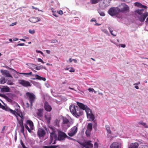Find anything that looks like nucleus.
<instances>
[{"instance_id": "dca6fc26", "label": "nucleus", "mask_w": 148, "mask_h": 148, "mask_svg": "<svg viewBox=\"0 0 148 148\" xmlns=\"http://www.w3.org/2000/svg\"><path fill=\"white\" fill-rule=\"evenodd\" d=\"M1 72L2 73L3 75L5 76L8 77H12V76L9 73V71L6 70L1 71Z\"/></svg>"}, {"instance_id": "6ab92c4d", "label": "nucleus", "mask_w": 148, "mask_h": 148, "mask_svg": "<svg viewBox=\"0 0 148 148\" xmlns=\"http://www.w3.org/2000/svg\"><path fill=\"white\" fill-rule=\"evenodd\" d=\"M76 106H75L74 105H71L70 106L69 109L70 112L73 115L75 114V112L76 109Z\"/></svg>"}, {"instance_id": "f03ea898", "label": "nucleus", "mask_w": 148, "mask_h": 148, "mask_svg": "<svg viewBox=\"0 0 148 148\" xmlns=\"http://www.w3.org/2000/svg\"><path fill=\"white\" fill-rule=\"evenodd\" d=\"M134 12L135 14L137 16L138 20L141 22H144L148 16V12L143 9H137Z\"/></svg>"}, {"instance_id": "a211bd4d", "label": "nucleus", "mask_w": 148, "mask_h": 148, "mask_svg": "<svg viewBox=\"0 0 148 148\" xmlns=\"http://www.w3.org/2000/svg\"><path fill=\"white\" fill-rule=\"evenodd\" d=\"M43 109L42 108L38 109L36 114L37 116L39 117H41L43 116Z\"/></svg>"}, {"instance_id": "4be33fe9", "label": "nucleus", "mask_w": 148, "mask_h": 148, "mask_svg": "<svg viewBox=\"0 0 148 148\" xmlns=\"http://www.w3.org/2000/svg\"><path fill=\"white\" fill-rule=\"evenodd\" d=\"M134 5L136 6H137L138 7L141 8H143L145 9H146L147 8V6L142 5L141 3H140L138 2H136L134 3Z\"/></svg>"}, {"instance_id": "052dcab7", "label": "nucleus", "mask_w": 148, "mask_h": 148, "mask_svg": "<svg viewBox=\"0 0 148 148\" xmlns=\"http://www.w3.org/2000/svg\"><path fill=\"white\" fill-rule=\"evenodd\" d=\"M46 51L47 53L48 54H49L51 52L50 50H46Z\"/></svg>"}, {"instance_id": "9d476101", "label": "nucleus", "mask_w": 148, "mask_h": 148, "mask_svg": "<svg viewBox=\"0 0 148 148\" xmlns=\"http://www.w3.org/2000/svg\"><path fill=\"white\" fill-rule=\"evenodd\" d=\"M77 131V127L75 126L71 129L70 131L68 133V134L69 136L72 137L74 136L76 134Z\"/></svg>"}, {"instance_id": "7c9ffc66", "label": "nucleus", "mask_w": 148, "mask_h": 148, "mask_svg": "<svg viewBox=\"0 0 148 148\" xmlns=\"http://www.w3.org/2000/svg\"><path fill=\"white\" fill-rule=\"evenodd\" d=\"M100 1V0H90V2L92 4H95L98 3Z\"/></svg>"}, {"instance_id": "ddd939ff", "label": "nucleus", "mask_w": 148, "mask_h": 148, "mask_svg": "<svg viewBox=\"0 0 148 148\" xmlns=\"http://www.w3.org/2000/svg\"><path fill=\"white\" fill-rule=\"evenodd\" d=\"M67 135L64 132L59 131L58 132V140H63L65 138H66Z\"/></svg>"}, {"instance_id": "680f3d73", "label": "nucleus", "mask_w": 148, "mask_h": 148, "mask_svg": "<svg viewBox=\"0 0 148 148\" xmlns=\"http://www.w3.org/2000/svg\"><path fill=\"white\" fill-rule=\"evenodd\" d=\"M58 42V40H54L52 42H51L52 43H55L56 42Z\"/></svg>"}, {"instance_id": "e2e57ef3", "label": "nucleus", "mask_w": 148, "mask_h": 148, "mask_svg": "<svg viewBox=\"0 0 148 148\" xmlns=\"http://www.w3.org/2000/svg\"><path fill=\"white\" fill-rule=\"evenodd\" d=\"M102 31L104 32L105 33H107V31L106 29H102Z\"/></svg>"}, {"instance_id": "e433bc0d", "label": "nucleus", "mask_w": 148, "mask_h": 148, "mask_svg": "<svg viewBox=\"0 0 148 148\" xmlns=\"http://www.w3.org/2000/svg\"><path fill=\"white\" fill-rule=\"evenodd\" d=\"M7 83L8 84L10 85H13L14 84L12 81L11 80H8L7 81Z\"/></svg>"}, {"instance_id": "a18cd8bd", "label": "nucleus", "mask_w": 148, "mask_h": 148, "mask_svg": "<svg viewBox=\"0 0 148 148\" xmlns=\"http://www.w3.org/2000/svg\"><path fill=\"white\" fill-rule=\"evenodd\" d=\"M66 138H67L69 140H75V139H73L72 138H71L70 137L67 136V135L66 136Z\"/></svg>"}, {"instance_id": "1a4fd4ad", "label": "nucleus", "mask_w": 148, "mask_h": 148, "mask_svg": "<svg viewBox=\"0 0 148 148\" xmlns=\"http://www.w3.org/2000/svg\"><path fill=\"white\" fill-rule=\"evenodd\" d=\"M19 83L25 87H30L32 84L29 81L25 80L22 79L19 80Z\"/></svg>"}, {"instance_id": "37998d69", "label": "nucleus", "mask_w": 148, "mask_h": 148, "mask_svg": "<svg viewBox=\"0 0 148 148\" xmlns=\"http://www.w3.org/2000/svg\"><path fill=\"white\" fill-rule=\"evenodd\" d=\"M119 47H121L123 48H125L126 47V45L125 44H119Z\"/></svg>"}, {"instance_id": "de8ad7c7", "label": "nucleus", "mask_w": 148, "mask_h": 148, "mask_svg": "<svg viewBox=\"0 0 148 148\" xmlns=\"http://www.w3.org/2000/svg\"><path fill=\"white\" fill-rule=\"evenodd\" d=\"M5 106H4L2 105L1 103L0 104V108L3 109V110H4L5 109Z\"/></svg>"}, {"instance_id": "a19ab883", "label": "nucleus", "mask_w": 148, "mask_h": 148, "mask_svg": "<svg viewBox=\"0 0 148 148\" xmlns=\"http://www.w3.org/2000/svg\"><path fill=\"white\" fill-rule=\"evenodd\" d=\"M99 13L100 16H105V14L103 12H99Z\"/></svg>"}, {"instance_id": "f704fd0d", "label": "nucleus", "mask_w": 148, "mask_h": 148, "mask_svg": "<svg viewBox=\"0 0 148 148\" xmlns=\"http://www.w3.org/2000/svg\"><path fill=\"white\" fill-rule=\"evenodd\" d=\"M107 132L109 134L111 133V130H110V127L108 125H107V126L106 127Z\"/></svg>"}, {"instance_id": "4468645a", "label": "nucleus", "mask_w": 148, "mask_h": 148, "mask_svg": "<svg viewBox=\"0 0 148 148\" xmlns=\"http://www.w3.org/2000/svg\"><path fill=\"white\" fill-rule=\"evenodd\" d=\"M46 134V132L43 128H40L37 132V134L39 138L43 137Z\"/></svg>"}, {"instance_id": "0eeeda50", "label": "nucleus", "mask_w": 148, "mask_h": 148, "mask_svg": "<svg viewBox=\"0 0 148 148\" xmlns=\"http://www.w3.org/2000/svg\"><path fill=\"white\" fill-rule=\"evenodd\" d=\"M14 115L16 117L18 122H23L24 119V114L21 111L19 113L16 112V114Z\"/></svg>"}, {"instance_id": "9b49d317", "label": "nucleus", "mask_w": 148, "mask_h": 148, "mask_svg": "<svg viewBox=\"0 0 148 148\" xmlns=\"http://www.w3.org/2000/svg\"><path fill=\"white\" fill-rule=\"evenodd\" d=\"M92 128V124L91 123H88L87 126V130L85 132V134L87 137H89L90 136V132Z\"/></svg>"}, {"instance_id": "4c0bfd02", "label": "nucleus", "mask_w": 148, "mask_h": 148, "mask_svg": "<svg viewBox=\"0 0 148 148\" xmlns=\"http://www.w3.org/2000/svg\"><path fill=\"white\" fill-rule=\"evenodd\" d=\"M42 68H43L42 66H37L35 68V69L37 70H39L40 69H42Z\"/></svg>"}, {"instance_id": "49530a36", "label": "nucleus", "mask_w": 148, "mask_h": 148, "mask_svg": "<svg viewBox=\"0 0 148 148\" xmlns=\"http://www.w3.org/2000/svg\"><path fill=\"white\" fill-rule=\"evenodd\" d=\"M57 13L60 15H62L63 14V12L62 10H59L57 11Z\"/></svg>"}, {"instance_id": "5fc2aeb1", "label": "nucleus", "mask_w": 148, "mask_h": 148, "mask_svg": "<svg viewBox=\"0 0 148 148\" xmlns=\"http://www.w3.org/2000/svg\"><path fill=\"white\" fill-rule=\"evenodd\" d=\"M88 90L89 92H93L94 90L93 88H89L88 89Z\"/></svg>"}, {"instance_id": "bf43d9fd", "label": "nucleus", "mask_w": 148, "mask_h": 148, "mask_svg": "<svg viewBox=\"0 0 148 148\" xmlns=\"http://www.w3.org/2000/svg\"><path fill=\"white\" fill-rule=\"evenodd\" d=\"M43 148H51L50 146H44L42 147Z\"/></svg>"}, {"instance_id": "a878e982", "label": "nucleus", "mask_w": 148, "mask_h": 148, "mask_svg": "<svg viewBox=\"0 0 148 148\" xmlns=\"http://www.w3.org/2000/svg\"><path fill=\"white\" fill-rule=\"evenodd\" d=\"M138 143H135L131 144L129 147V148H138Z\"/></svg>"}, {"instance_id": "412c9836", "label": "nucleus", "mask_w": 148, "mask_h": 148, "mask_svg": "<svg viewBox=\"0 0 148 148\" xmlns=\"http://www.w3.org/2000/svg\"><path fill=\"white\" fill-rule=\"evenodd\" d=\"M40 18H29V21L31 22L36 23L40 21Z\"/></svg>"}, {"instance_id": "ea45409f", "label": "nucleus", "mask_w": 148, "mask_h": 148, "mask_svg": "<svg viewBox=\"0 0 148 148\" xmlns=\"http://www.w3.org/2000/svg\"><path fill=\"white\" fill-rule=\"evenodd\" d=\"M29 32L31 34H33L35 33V31L34 30L29 29Z\"/></svg>"}, {"instance_id": "423d86ee", "label": "nucleus", "mask_w": 148, "mask_h": 148, "mask_svg": "<svg viewBox=\"0 0 148 148\" xmlns=\"http://www.w3.org/2000/svg\"><path fill=\"white\" fill-rule=\"evenodd\" d=\"M57 138V136L55 132H53L50 133V144H54L56 143V139Z\"/></svg>"}, {"instance_id": "774afa93", "label": "nucleus", "mask_w": 148, "mask_h": 148, "mask_svg": "<svg viewBox=\"0 0 148 148\" xmlns=\"http://www.w3.org/2000/svg\"><path fill=\"white\" fill-rule=\"evenodd\" d=\"M26 105H27V107L29 108V104L28 103H26Z\"/></svg>"}, {"instance_id": "c9c22d12", "label": "nucleus", "mask_w": 148, "mask_h": 148, "mask_svg": "<svg viewBox=\"0 0 148 148\" xmlns=\"http://www.w3.org/2000/svg\"><path fill=\"white\" fill-rule=\"evenodd\" d=\"M51 10H52V12H53V15L54 16H55L56 17H58V14H57V13L56 12H55L52 9H51Z\"/></svg>"}, {"instance_id": "4d7b16f0", "label": "nucleus", "mask_w": 148, "mask_h": 148, "mask_svg": "<svg viewBox=\"0 0 148 148\" xmlns=\"http://www.w3.org/2000/svg\"><path fill=\"white\" fill-rule=\"evenodd\" d=\"M140 148H148V146L145 145L142 146Z\"/></svg>"}, {"instance_id": "603ef678", "label": "nucleus", "mask_w": 148, "mask_h": 148, "mask_svg": "<svg viewBox=\"0 0 148 148\" xmlns=\"http://www.w3.org/2000/svg\"><path fill=\"white\" fill-rule=\"evenodd\" d=\"M58 146V145H52L50 146V147L51 148H56Z\"/></svg>"}, {"instance_id": "69168bd1", "label": "nucleus", "mask_w": 148, "mask_h": 148, "mask_svg": "<svg viewBox=\"0 0 148 148\" xmlns=\"http://www.w3.org/2000/svg\"><path fill=\"white\" fill-rule=\"evenodd\" d=\"M145 23L147 24H148V17H147L146 19Z\"/></svg>"}, {"instance_id": "338daca9", "label": "nucleus", "mask_w": 148, "mask_h": 148, "mask_svg": "<svg viewBox=\"0 0 148 148\" xmlns=\"http://www.w3.org/2000/svg\"><path fill=\"white\" fill-rule=\"evenodd\" d=\"M32 8L33 9H35L36 10L37 9V8H35L33 6H32Z\"/></svg>"}, {"instance_id": "39448f33", "label": "nucleus", "mask_w": 148, "mask_h": 148, "mask_svg": "<svg viewBox=\"0 0 148 148\" xmlns=\"http://www.w3.org/2000/svg\"><path fill=\"white\" fill-rule=\"evenodd\" d=\"M108 13L112 16H114L119 13L117 7H112L109 9Z\"/></svg>"}, {"instance_id": "3c124183", "label": "nucleus", "mask_w": 148, "mask_h": 148, "mask_svg": "<svg viewBox=\"0 0 148 148\" xmlns=\"http://www.w3.org/2000/svg\"><path fill=\"white\" fill-rule=\"evenodd\" d=\"M5 98H6V99L9 102H11L12 100L8 97L7 96H5Z\"/></svg>"}, {"instance_id": "13d9d810", "label": "nucleus", "mask_w": 148, "mask_h": 148, "mask_svg": "<svg viewBox=\"0 0 148 148\" xmlns=\"http://www.w3.org/2000/svg\"><path fill=\"white\" fill-rule=\"evenodd\" d=\"M90 21H91V22L94 21V22H97L96 20L94 18H93Z\"/></svg>"}, {"instance_id": "20e7f679", "label": "nucleus", "mask_w": 148, "mask_h": 148, "mask_svg": "<svg viewBox=\"0 0 148 148\" xmlns=\"http://www.w3.org/2000/svg\"><path fill=\"white\" fill-rule=\"evenodd\" d=\"M26 96L28 98L30 103L31 106L33 105V103L34 102L36 99L35 95L32 93L27 92L26 93Z\"/></svg>"}, {"instance_id": "5701e85b", "label": "nucleus", "mask_w": 148, "mask_h": 148, "mask_svg": "<svg viewBox=\"0 0 148 148\" xmlns=\"http://www.w3.org/2000/svg\"><path fill=\"white\" fill-rule=\"evenodd\" d=\"M1 90L2 92H8L10 91V88L7 86H4L1 88Z\"/></svg>"}, {"instance_id": "bb28decb", "label": "nucleus", "mask_w": 148, "mask_h": 148, "mask_svg": "<svg viewBox=\"0 0 148 148\" xmlns=\"http://www.w3.org/2000/svg\"><path fill=\"white\" fill-rule=\"evenodd\" d=\"M35 76L36 79L44 81H45L46 80V78L45 77H42L37 74L35 75Z\"/></svg>"}, {"instance_id": "393cba45", "label": "nucleus", "mask_w": 148, "mask_h": 148, "mask_svg": "<svg viewBox=\"0 0 148 148\" xmlns=\"http://www.w3.org/2000/svg\"><path fill=\"white\" fill-rule=\"evenodd\" d=\"M19 125L21 128L20 132L23 134H24V127L23 124V122H18Z\"/></svg>"}, {"instance_id": "09e8293b", "label": "nucleus", "mask_w": 148, "mask_h": 148, "mask_svg": "<svg viewBox=\"0 0 148 148\" xmlns=\"http://www.w3.org/2000/svg\"><path fill=\"white\" fill-rule=\"evenodd\" d=\"M109 30H110V33L112 35H113V36H116V35L112 33L113 31H112V30H111V29H110V28H109Z\"/></svg>"}, {"instance_id": "72a5a7b5", "label": "nucleus", "mask_w": 148, "mask_h": 148, "mask_svg": "<svg viewBox=\"0 0 148 148\" xmlns=\"http://www.w3.org/2000/svg\"><path fill=\"white\" fill-rule=\"evenodd\" d=\"M25 128L27 130L28 132H29L31 133V130L30 129H30L28 127V126L27 124L25 125Z\"/></svg>"}, {"instance_id": "c756f323", "label": "nucleus", "mask_w": 148, "mask_h": 148, "mask_svg": "<svg viewBox=\"0 0 148 148\" xmlns=\"http://www.w3.org/2000/svg\"><path fill=\"white\" fill-rule=\"evenodd\" d=\"M62 119L63 120V123L64 124H67L69 123V121L66 118L63 117Z\"/></svg>"}, {"instance_id": "2f4dec72", "label": "nucleus", "mask_w": 148, "mask_h": 148, "mask_svg": "<svg viewBox=\"0 0 148 148\" xmlns=\"http://www.w3.org/2000/svg\"><path fill=\"white\" fill-rule=\"evenodd\" d=\"M6 82L4 77H2L0 79V83L1 84H3Z\"/></svg>"}, {"instance_id": "f3484780", "label": "nucleus", "mask_w": 148, "mask_h": 148, "mask_svg": "<svg viewBox=\"0 0 148 148\" xmlns=\"http://www.w3.org/2000/svg\"><path fill=\"white\" fill-rule=\"evenodd\" d=\"M121 145L117 142L113 143L110 146V148H121Z\"/></svg>"}, {"instance_id": "2eb2a0df", "label": "nucleus", "mask_w": 148, "mask_h": 148, "mask_svg": "<svg viewBox=\"0 0 148 148\" xmlns=\"http://www.w3.org/2000/svg\"><path fill=\"white\" fill-rule=\"evenodd\" d=\"M44 108L45 110L47 112H50L52 110V108L47 102L45 101L44 103Z\"/></svg>"}, {"instance_id": "f8f14e48", "label": "nucleus", "mask_w": 148, "mask_h": 148, "mask_svg": "<svg viewBox=\"0 0 148 148\" xmlns=\"http://www.w3.org/2000/svg\"><path fill=\"white\" fill-rule=\"evenodd\" d=\"M82 109L79 106H76V109L74 115L76 117H77L80 116L82 115L83 114V112Z\"/></svg>"}, {"instance_id": "aec40b11", "label": "nucleus", "mask_w": 148, "mask_h": 148, "mask_svg": "<svg viewBox=\"0 0 148 148\" xmlns=\"http://www.w3.org/2000/svg\"><path fill=\"white\" fill-rule=\"evenodd\" d=\"M4 110L6 111L10 112L11 113H12L13 115H15V114H16V111L15 110H12L10 108L8 107L7 106H5V109H4Z\"/></svg>"}, {"instance_id": "864d4df0", "label": "nucleus", "mask_w": 148, "mask_h": 148, "mask_svg": "<svg viewBox=\"0 0 148 148\" xmlns=\"http://www.w3.org/2000/svg\"><path fill=\"white\" fill-rule=\"evenodd\" d=\"M69 71L71 72H73L75 71V70L73 68H71L70 70Z\"/></svg>"}, {"instance_id": "cd10ccee", "label": "nucleus", "mask_w": 148, "mask_h": 148, "mask_svg": "<svg viewBox=\"0 0 148 148\" xmlns=\"http://www.w3.org/2000/svg\"><path fill=\"white\" fill-rule=\"evenodd\" d=\"M138 123L139 124L142 125L145 128H148V125L146 123H144L142 121H140V122H139Z\"/></svg>"}, {"instance_id": "7ed1b4c3", "label": "nucleus", "mask_w": 148, "mask_h": 148, "mask_svg": "<svg viewBox=\"0 0 148 148\" xmlns=\"http://www.w3.org/2000/svg\"><path fill=\"white\" fill-rule=\"evenodd\" d=\"M119 12L124 13L129 10V7L127 5L124 3H122L116 7Z\"/></svg>"}, {"instance_id": "6e6d98bb", "label": "nucleus", "mask_w": 148, "mask_h": 148, "mask_svg": "<svg viewBox=\"0 0 148 148\" xmlns=\"http://www.w3.org/2000/svg\"><path fill=\"white\" fill-rule=\"evenodd\" d=\"M95 147L97 148L98 147V143L97 142H95L94 143Z\"/></svg>"}, {"instance_id": "f257e3e1", "label": "nucleus", "mask_w": 148, "mask_h": 148, "mask_svg": "<svg viewBox=\"0 0 148 148\" xmlns=\"http://www.w3.org/2000/svg\"><path fill=\"white\" fill-rule=\"evenodd\" d=\"M77 104L78 106L80 107L83 110H85L87 114V117L89 119V121H93L95 119L94 115L92 114L91 110L87 106L79 102H77Z\"/></svg>"}, {"instance_id": "6e6552de", "label": "nucleus", "mask_w": 148, "mask_h": 148, "mask_svg": "<svg viewBox=\"0 0 148 148\" xmlns=\"http://www.w3.org/2000/svg\"><path fill=\"white\" fill-rule=\"evenodd\" d=\"M91 141L89 140L84 143H79L81 145L85 148H93V145L91 143Z\"/></svg>"}, {"instance_id": "79ce46f5", "label": "nucleus", "mask_w": 148, "mask_h": 148, "mask_svg": "<svg viewBox=\"0 0 148 148\" xmlns=\"http://www.w3.org/2000/svg\"><path fill=\"white\" fill-rule=\"evenodd\" d=\"M36 52L37 53H40L41 55H42L43 56H44V55L43 53L41 51H39L38 50H36Z\"/></svg>"}, {"instance_id": "58836bf2", "label": "nucleus", "mask_w": 148, "mask_h": 148, "mask_svg": "<svg viewBox=\"0 0 148 148\" xmlns=\"http://www.w3.org/2000/svg\"><path fill=\"white\" fill-rule=\"evenodd\" d=\"M32 72H29V73H20V74H22L25 75H32Z\"/></svg>"}, {"instance_id": "473e14b6", "label": "nucleus", "mask_w": 148, "mask_h": 148, "mask_svg": "<svg viewBox=\"0 0 148 148\" xmlns=\"http://www.w3.org/2000/svg\"><path fill=\"white\" fill-rule=\"evenodd\" d=\"M4 67H5V68L7 69H10V70H12V71L13 72H15L16 73H18V72H17L16 71H15V70H14V69H13L7 66L6 65V66H4Z\"/></svg>"}, {"instance_id": "b1692460", "label": "nucleus", "mask_w": 148, "mask_h": 148, "mask_svg": "<svg viewBox=\"0 0 148 148\" xmlns=\"http://www.w3.org/2000/svg\"><path fill=\"white\" fill-rule=\"evenodd\" d=\"M26 124H28L31 130H33L34 129V125L33 122L30 120H27L26 121Z\"/></svg>"}, {"instance_id": "c03bdc74", "label": "nucleus", "mask_w": 148, "mask_h": 148, "mask_svg": "<svg viewBox=\"0 0 148 148\" xmlns=\"http://www.w3.org/2000/svg\"><path fill=\"white\" fill-rule=\"evenodd\" d=\"M37 60L38 62H41L42 63H44V62L40 58H38Z\"/></svg>"}, {"instance_id": "0e129e2a", "label": "nucleus", "mask_w": 148, "mask_h": 148, "mask_svg": "<svg viewBox=\"0 0 148 148\" xmlns=\"http://www.w3.org/2000/svg\"><path fill=\"white\" fill-rule=\"evenodd\" d=\"M45 85L47 88H49L50 87V85L48 83H46Z\"/></svg>"}, {"instance_id": "c85d7f7f", "label": "nucleus", "mask_w": 148, "mask_h": 148, "mask_svg": "<svg viewBox=\"0 0 148 148\" xmlns=\"http://www.w3.org/2000/svg\"><path fill=\"white\" fill-rule=\"evenodd\" d=\"M45 118L47 120V122L49 123L50 122V120L51 119V117L49 115H45Z\"/></svg>"}, {"instance_id": "8fccbe9b", "label": "nucleus", "mask_w": 148, "mask_h": 148, "mask_svg": "<svg viewBox=\"0 0 148 148\" xmlns=\"http://www.w3.org/2000/svg\"><path fill=\"white\" fill-rule=\"evenodd\" d=\"M25 45V44L23 43H18L17 44V46H23Z\"/></svg>"}]
</instances>
